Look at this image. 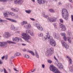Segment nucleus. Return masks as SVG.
<instances>
[{"label":"nucleus","mask_w":73,"mask_h":73,"mask_svg":"<svg viewBox=\"0 0 73 73\" xmlns=\"http://www.w3.org/2000/svg\"><path fill=\"white\" fill-rule=\"evenodd\" d=\"M46 39H48L49 42L52 46H55L56 45V42L54 39H53L52 37L50 36L49 33L48 32L46 33L45 36L42 38V40L44 41Z\"/></svg>","instance_id":"1"},{"label":"nucleus","mask_w":73,"mask_h":73,"mask_svg":"<svg viewBox=\"0 0 73 73\" xmlns=\"http://www.w3.org/2000/svg\"><path fill=\"white\" fill-rule=\"evenodd\" d=\"M62 16L64 19L67 20L69 19V13L67 10L65 9H63L62 10Z\"/></svg>","instance_id":"2"},{"label":"nucleus","mask_w":73,"mask_h":73,"mask_svg":"<svg viewBox=\"0 0 73 73\" xmlns=\"http://www.w3.org/2000/svg\"><path fill=\"white\" fill-rule=\"evenodd\" d=\"M42 16L45 18L48 19L49 22H50L51 23L55 22L57 20V18L55 17L49 18V17H48L49 16L48 15H45L44 13H43Z\"/></svg>","instance_id":"3"},{"label":"nucleus","mask_w":73,"mask_h":73,"mask_svg":"<svg viewBox=\"0 0 73 73\" xmlns=\"http://www.w3.org/2000/svg\"><path fill=\"white\" fill-rule=\"evenodd\" d=\"M66 58H68V62L69 63L68 68L69 69L70 72H72V71L73 70V66H70V65H72V59H71L68 56H66Z\"/></svg>","instance_id":"4"},{"label":"nucleus","mask_w":73,"mask_h":73,"mask_svg":"<svg viewBox=\"0 0 73 73\" xmlns=\"http://www.w3.org/2000/svg\"><path fill=\"white\" fill-rule=\"evenodd\" d=\"M22 35L24 37L23 38L25 40L27 41V42H29V43H31V42L29 41L28 40L31 37L29 35L26 34V33H23Z\"/></svg>","instance_id":"5"},{"label":"nucleus","mask_w":73,"mask_h":73,"mask_svg":"<svg viewBox=\"0 0 73 73\" xmlns=\"http://www.w3.org/2000/svg\"><path fill=\"white\" fill-rule=\"evenodd\" d=\"M53 48H50V51L47 50L46 53V55L48 57H49L52 55V53H53Z\"/></svg>","instance_id":"6"},{"label":"nucleus","mask_w":73,"mask_h":73,"mask_svg":"<svg viewBox=\"0 0 73 73\" xmlns=\"http://www.w3.org/2000/svg\"><path fill=\"white\" fill-rule=\"evenodd\" d=\"M7 46V42H0V48H6Z\"/></svg>","instance_id":"7"},{"label":"nucleus","mask_w":73,"mask_h":73,"mask_svg":"<svg viewBox=\"0 0 73 73\" xmlns=\"http://www.w3.org/2000/svg\"><path fill=\"white\" fill-rule=\"evenodd\" d=\"M61 42L62 46H64L65 48H66V49H68L69 45L67 44V43L64 42V41L63 40H61Z\"/></svg>","instance_id":"8"},{"label":"nucleus","mask_w":73,"mask_h":73,"mask_svg":"<svg viewBox=\"0 0 73 73\" xmlns=\"http://www.w3.org/2000/svg\"><path fill=\"white\" fill-rule=\"evenodd\" d=\"M23 0H16L14 1V3L15 4H18L19 5H21L23 3Z\"/></svg>","instance_id":"9"},{"label":"nucleus","mask_w":73,"mask_h":73,"mask_svg":"<svg viewBox=\"0 0 73 73\" xmlns=\"http://www.w3.org/2000/svg\"><path fill=\"white\" fill-rule=\"evenodd\" d=\"M56 65H57L58 66V68H59V69L60 70L63 69V66L60 63H59L58 62H57V64H55Z\"/></svg>","instance_id":"10"},{"label":"nucleus","mask_w":73,"mask_h":73,"mask_svg":"<svg viewBox=\"0 0 73 73\" xmlns=\"http://www.w3.org/2000/svg\"><path fill=\"white\" fill-rule=\"evenodd\" d=\"M59 25L60 26V28H62V31H65L66 30V27L65 25L61 23H59Z\"/></svg>","instance_id":"11"},{"label":"nucleus","mask_w":73,"mask_h":73,"mask_svg":"<svg viewBox=\"0 0 73 73\" xmlns=\"http://www.w3.org/2000/svg\"><path fill=\"white\" fill-rule=\"evenodd\" d=\"M37 1L39 4H44L46 1L45 0H37Z\"/></svg>","instance_id":"12"},{"label":"nucleus","mask_w":73,"mask_h":73,"mask_svg":"<svg viewBox=\"0 0 73 73\" xmlns=\"http://www.w3.org/2000/svg\"><path fill=\"white\" fill-rule=\"evenodd\" d=\"M5 34L3 35V37L5 38H8V37H9L11 36L10 33L8 32L5 33Z\"/></svg>","instance_id":"13"},{"label":"nucleus","mask_w":73,"mask_h":73,"mask_svg":"<svg viewBox=\"0 0 73 73\" xmlns=\"http://www.w3.org/2000/svg\"><path fill=\"white\" fill-rule=\"evenodd\" d=\"M54 37L55 38H56L57 39H59L60 38V36L59 35L56 34V33H54L53 35Z\"/></svg>","instance_id":"14"},{"label":"nucleus","mask_w":73,"mask_h":73,"mask_svg":"<svg viewBox=\"0 0 73 73\" xmlns=\"http://www.w3.org/2000/svg\"><path fill=\"white\" fill-rule=\"evenodd\" d=\"M11 30H12L13 31H17V29H16L14 26V25H11Z\"/></svg>","instance_id":"15"},{"label":"nucleus","mask_w":73,"mask_h":73,"mask_svg":"<svg viewBox=\"0 0 73 73\" xmlns=\"http://www.w3.org/2000/svg\"><path fill=\"white\" fill-rule=\"evenodd\" d=\"M37 29L40 31H42L43 30V28L42 27V26L41 25H38L37 27H36Z\"/></svg>","instance_id":"16"},{"label":"nucleus","mask_w":73,"mask_h":73,"mask_svg":"<svg viewBox=\"0 0 73 73\" xmlns=\"http://www.w3.org/2000/svg\"><path fill=\"white\" fill-rule=\"evenodd\" d=\"M13 41H16V42H19V38L17 37H15V38L13 39Z\"/></svg>","instance_id":"17"},{"label":"nucleus","mask_w":73,"mask_h":73,"mask_svg":"<svg viewBox=\"0 0 73 73\" xmlns=\"http://www.w3.org/2000/svg\"><path fill=\"white\" fill-rule=\"evenodd\" d=\"M6 19L11 21V22H13L14 23H17V21L13 19H9V18H6Z\"/></svg>","instance_id":"18"},{"label":"nucleus","mask_w":73,"mask_h":73,"mask_svg":"<svg viewBox=\"0 0 73 73\" xmlns=\"http://www.w3.org/2000/svg\"><path fill=\"white\" fill-rule=\"evenodd\" d=\"M27 52L29 53H31L32 55H33V56H35V53L33 52L32 51H31L29 50H27Z\"/></svg>","instance_id":"19"},{"label":"nucleus","mask_w":73,"mask_h":73,"mask_svg":"<svg viewBox=\"0 0 73 73\" xmlns=\"http://www.w3.org/2000/svg\"><path fill=\"white\" fill-rule=\"evenodd\" d=\"M31 25H29L26 26L25 28H26L27 29H30V28H31Z\"/></svg>","instance_id":"20"},{"label":"nucleus","mask_w":73,"mask_h":73,"mask_svg":"<svg viewBox=\"0 0 73 73\" xmlns=\"http://www.w3.org/2000/svg\"><path fill=\"white\" fill-rule=\"evenodd\" d=\"M8 14L11 15V16H15V13H13V12H8Z\"/></svg>","instance_id":"21"},{"label":"nucleus","mask_w":73,"mask_h":73,"mask_svg":"<svg viewBox=\"0 0 73 73\" xmlns=\"http://www.w3.org/2000/svg\"><path fill=\"white\" fill-rule=\"evenodd\" d=\"M8 15H9L8 14V12H7L5 13L4 14V16L5 17H8Z\"/></svg>","instance_id":"22"},{"label":"nucleus","mask_w":73,"mask_h":73,"mask_svg":"<svg viewBox=\"0 0 73 73\" xmlns=\"http://www.w3.org/2000/svg\"><path fill=\"white\" fill-rule=\"evenodd\" d=\"M67 39L68 41L70 43H71L72 41H71V38L69 37H67Z\"/></svg>","instance_id":"23"},{"label":"nucleus","mask_w":73,"mask_h":73,"mask_svg":"<svg viewBox=\"0 0 73 73\" xmlns=\"http://www.w3.org/2000/svg\"><path fill=\"white\" fill-rule=\"evenodd\" d=\"M7 42L8 43V44H16V42H13L10 41H7Z\"/></svg>","instance_id":"24"},{"label":"nucleus","mask_w":73,"mask_h":73,"mask_svg":"<svg viewBox=\"0 0 73 73\" xmlns=\"http://www.w3.org/2000/svg\"><path fill=\"white\" fill-rule=\"evenodd\" d=\"M35 54L36 57H37V58H39V56H38V53H37V52L36 50L35 51Z\"/></svg>","instance_id":"25"},{"label":"nucleus","mask_w":73,"mask_h":73,"mask_svg":"<svg viewBox=\"0 0 73 73\" xmlns=\"http://www.w3.org/2000/svg\"><path fill=\"white\" fill-rule=\"evenodd\" d=\"M20 53L19 52H17L15 54L14 56H20Z\"/></svg>","instance_id":"26"},{"label":"nucleus","mask_w":73,"mask_h":73,"mask_svg":"<svg viewBox=\"0 0 73 73\" xmlns=\"http://www.w3.org/2000/svg\"><path fill=\"white\" fill-rule=\"evenodd\" d=\"M25 12H26V13H30L31 12V10H25Z\"/></svg>","instance_id":"27"},{"label":"nucleus","mask_w":73,"mask_h":73,"mask_svg":"<svg viewBox=\"0 0 73 73\" xmlns=\"http://www.w3.org/2000/svg\"><path fill=\"white\" fill-rule=\"evenodd\" d=\"M33 25H34V26H35L36 27H37L38 26V24H37V23L34 22L33 23Z\"/></svg>","instance_id":"28"},{"label":"nucleus","mask_w":73,"mask_h":73,"mask_svg":"<svg viewBox=\"0 0 73 73\" xmlns=\"http://www.w3.org/2000/svg\"><path fill=\"white\" fill-rule=\"evenodd\" d=\"M60 35H61L62 36H66V34L64 33H61Z\"/></svg>","instance_id":"29"},{"label":"nucleus","mask_w":73,"mask_h":73,"mask_svg":"<svg viewBox=\"0 0 73 73\" xmlns=\"http://www.w3.org/2000/svg\"><path fill=\"white\" fill-rule=\"evenodd\" d=\"M31 31L30 30H27L26 31V33H30Z\"/></svg>","instance_id":"30"},{"label":"nucleus","mask_w":73,"mask_h":73,"mask_svg":"<svg viewBox=\"0 0 73 73\" xmlns=\"http://www.w3.org/2000/svg\"><path fill=\"white\" fill-rule=\"evenodd\" d=\"M50 12H52V13H54L55 11L53 9H51L49 10Z\"/></svg>","instance_id":"31"},{"label":"nucleus","mask_w":73,"mask_h":73,"mask_svg":"<svg viewBox=\"0 0 73 73\" xmlns=\"http://www.w3.org/2000/svg\"><path fill=\"white\" fill-rule=\"evenodd\" d=\"M38 36L40 37H42V36H43V34L42 33H38Z\"/></svg>","instance_id":"32"},{"label":"nucleus","mask_w":73,"mask_h":73,"mask_svg":"<svg viewBox=\"0 0 73 73\" xmlns=\"http://www.w3.org/2000/svg\"><path fill=\"white\" fill-rule=\"evenodd\" d=\"M63 39L64 41H66L67 38H66V36H65L63 37Z\"/></svg>","instance_id":"33"},{"label":"nucleus","mask_w":73,"mask_h":73,"mask_svg":"<svg viewBox=\"0 0 73 73\" xmlns=\"http://www.w3.org/2000/svg\"><path fill=\"white\" fill-rule=\"evenodd\" d=\"M25 56L26 58H29V55H28L27 54H25Z\"/></svg>","instance_id":"34"},{"label":"nucleus","mask_w":73,"mask_h":73,"mask_svg":"<svg viewBox=\"0 0 73 73\" xmlns=\"http://www.w3.org/2000/svg\"><path fill=\"white\" fill-rule=\"evenodd\" d=\"M48 62L49 64H51L52 62V61H51L50 60H48Z\"/></svg>","instance_id":"35"},{"label":"nucleus","mask_w":73,"mask_h":73,"mask_svg":"<svg viewBox=\"0 0 73 73\" xmlns=\"http://www.w3.org/2000/svg\"><path fill=\"white\" fill-rule=\"evenodd\" d=\"M8 1V0H0V1H1L2 2H7Z\"/></svg>","instance_id":"36"},{"label":"nucleus","mask_w":73,"mask_h":73,"mask_svg":"<svg viewBox=\"0 0 73 73\" xmlns=\"http://www.w3.org/2000/svg\"><path fill=\"white\" fill-rule=\"evenodd\" d=\"M60 23H62L63 22H64V21L63 20L61 19H60Z\"/></svg>","instance_id":"37"},{"label":"nucleus","mask_w":73,"mask_h":73,"mask_svg":"<svg viewBox=\"0 0 73 73\" xmlns=\"http://www.w3.org/2000/svg\"><path fill=\"white\" fill-rule=\"evenodd\" d=\"M71 21H73V15H71Z\"/></svg>","instance_id":"38"},{"label":"nucleus","mask_w":73,"mask_h":73,"mask_svg":"<svg viewBox=\"0 0 73 73\" xmlns=\"http://www.w3.org/2000/svg\"><path fill=\"white\" fill-rule=\"evenodd\" d=\"M1 22H2V23H6V22H7V21L5 20H2Z\"/></svg>","instance_id":"39"},{"label":"nucleus","mask_w":73,"mask_h":73,"mask_svg":"<svg viewBox=\"0 0 73 73\" xmlns=\"http://www.w3.org/2000/svg\"><path fill=\"white\" fill-rule=\"evenodd\" d=\"M30 35L32 36H33V33L32 32H31L30 33Z\"/></svg>","instance_id":"40"},{"label":"nucleus","mask_w":73,"mask_h":73,"mask_svg":"<svg viewBox=\"0 0 73 73\" xmlns=\"http://www.w3.org/2000/svg\"><path fill=\"white\" fill-rule=\"evenodd\" d=\"M11 9L13 11H14V12H17V11H16V9H15L12 8Z\"/></svg>","instance_id":"41"},{"label":"nucleus","mask_w":73,"mask_h":73,"mask_svg":"<svg viewBox=\"0 0 73 73\" xmlns=\"http://www.w3.org/2000/svg\"><path fill=\"white\" fill-rule=\"evenodd\" d=\"M42 67L43 68H45V65L44 64H42Z\"/></svg>","instance_id":"42"},{"label":"nucleus","mask_w":73,"mask_h":73,"mask_svg":"<svg viewBox=\"0 0 73 73\" xmlns=\"http://www.w3.org/2000/svg\"><path fill=\"white\" fill-rule=\"evenodd\" d=\"M15 18H18V15H17V14H16L15 15Z\"/></svg>","instance_id":"43"},{"label":"nucleus","mask_w":73,"mask_h":73,"mask_svg":"<svg viewBox=\"0 0 73 73\" xmlns=\"http://www.w3.org/2000/svg\"><path fill=\"white\" fill-rule=\"evenodd\" d=\"M21 24L22 25H25L24 24V21L22 22V23H21Z\"/></svg>","instance_id":"44"},{"label":"nucleus","mask_w":73,"mask_h":73,"mask_svg":"<svg viewBox=\"0 0 73 73\" xmlns=\"http://www.w3.org/2000/svg\"><path fill=\"white\" fill-rule=\"evenodd\" d=\"M30 19H31V20L32 21H35V19L33 18H30Z\"/></svg>","instance_id":"45"},{"label":"nucleus","mask_w":73,"mask_h":73,"mask_svg":"<svg viewBox=\"0 0 73 73\" xmlns=\"http://www.w3.org/2000/svg\"><path fill=\"white\" fill-rule=\"evenodd\" d=\"M24 22V24L25 25V24H27V22L26 21H23Z\"/></svg>","instance_id":"46"},{"label":"nucleus","mask_w":73,"mask_h":73,"mask_svg":"<svg viewBox=\"0 0 73 73\" xmlns=\"http://www.w3.org/2000/svg\"><path fill=\"white\" fill-rule=\"evenodd\" d=\"M14 70H15V71H16V72H18V70H17L16 68H13Z\"/></svg>","instance_id":"47"},{"label":"nucleus","mask_w":73,"mask_h":73,"mask_svg":"<svg viewBox=\"0 0 73 73\" xmlns=\"http://www.w3.org/2000/svg\"><path fill=\"white\" fill-rule=\"evenodd\" d=\"M69 1L70 3H73V1H72V0H69Z\"/></svg>","instance_id":"48"},{"label":"nucleus","mask_w":73,"mask_h":73,"mask_svg":"<svg viewBox=\"0 0 73 73\" xmlns=\"http://www.w3.org/2000/svg\"><path fill=\"white\" fill-rule=\"evenodd\" d=\"M22 45H23V46H26V44H22Z\"/></svg>","instance_id":"49"},{"label":"nucleus","mask_w":73,"mask_h":73,"mask_svg":"<svg viewBox=\"0 0 73 73\" xmlns=\"http://www.w3.org/2000/svg\"><path fill=\"white\" fill-rule=\"evenodd\" d=\"M23 52H26V51H27V50L26 49H24L23 50Z\"/></svg>","instance_id":"50"},{"label":"nucleus","mask_w":73,"mask_h":73,"mask_svg":"<svg viewBox=\"0 0 73 73\" xmlns=\"http://www.w3.org/2000/svg\"><path fill=\"white\" fill-rule=\"evenodd\" d=\"M4 58H5V56H3L1 58H2V59H4Z\"/></svg>","instance_id":"51"},{"label":"nucleus","mask_w":73,"mask_h":73,"mask_svg":"<svg viewBox=\"0 0 73 73\" xmlns=\"http://www.w3.org/2000/svg\"><path fill=\"white\" fill-rule=\"evenodd\" d=\"M54 58L56 61L57 60V59L56 58V57L55 56H54Z\"/></svg>","instance_id":"52"},{"label":"nucleus","mask_w":73,"mask_h":73,"mask_svg":"<svg viewBox=\"0 0 73 73\" xmlns=\"http://www.w3.org/2000/svg\"><path fill=\"white\" fill-rule=\"evenodd\" d=\"M0 64H3V62L1 60H0Z\"/></svg>","instance_id":"53"},{"label":"nucleus","mask_w":73,"mask_h":73,"mask_svg":"<svg viewBox=\"0 0 73 73\" xmlns=\"http://www.w3.org/2000/svg\"><path fill=\"white\" fill-rule=\"evenodd\" d=\"M35 71V69H34L33 70H33H31L32 72H34Z\"/></svg>","instance_id":"54"},{"label":"nucleus","mask_w":73,"mask_h":73,"mask_svg":"<svg viewBox=\"0 0 73 73\" xmlns=\"http://www.w3.org/2000/svg\"><path fill=\"white\" fill-rule=\"evenodd\" d=\"M31 1H32L33 3L35 2V0H31Z\"/></svg>","instance_id":"55"},{"label":"nucleus","mask_w":73,"mask_h":73,"mask_svg":"<svg viewBox=\"0 0 73 73\" xmlns=\"http://www.w3.org/2000/svg\"><path fill=\"white\" fill-rule=\"evenodd\" d=\"M58 4L59 5H60V4H61V3L60 2H59Z\"/></svg>","instance_id":"56"},{"label":"nucleus","mask_w":73,"mask_h":73,"mask_svg":"<svg viewBox=\"0 0 73 73\" xmlns=\"http://www.w3.org/2000/svg\"><path fill=\"white\" fill-rule=\"evenodd\" d=\"M7 56H6L5 57V59H6V60H7Z\"/></svg>","instance_id":"57"},{"label":"nucleus","mask_w":73,"mask_h":73,"mask_svg":"<svg viewBox=\"0 0 73 73\" xmlns=\"http://www.w3.org/2000/svg\"><path fill=\"white\" fill-rule=\"evenodd\" d=\"M2 19H1L0 18V21H1V22H2Z\"/></svg>","instance_id":"58"},{"label":"nucleus","mask_w":73,"mask_h":73,"mask_svg":"<svg viewBox=\"0 0 73 73\" xmlns=\"http://www.w3.org/2000/svg\"><path fill=\"white\" fill-rule=\"evenodd\" d=\"M1 70V72H3V69H2Z\"/></svg>","instance_id":"59"},{"label":"nucleus","mask_w":73,"mask_h":73,"mask_svg":"<svg viewBox=\"0 0 73 73\" xmlns=\"http://www.w3.org/2000/svg\"><path fill=\"white\" fill-rule=\"evenodd\" d=\"M57 0H55V1H57Z\"/></svg>","instance_id":"60"},{"label":"nucleus","mask_w":73,"mask_h":73,"mask_svg":"<svg viewBox=\"0 0 73 73\" xmlns=\"http://www.w3.org/2000/svg\"><path fill=\"white\" fill-rule=\"evenodd\" d=\"M3 8L2 9H1V10H3Z\"/></svg>","instance_id":"61"},{"label":"nucleus","mask_w":73,"mask_h":73,"mask_svg":"<svg viewBox=\"0 0 73 73\" xmlns=\"http://www.w3.org/2000/svg\"><path fill=\"white\" fill-rule=\"evenodd\" d=\"M24 27H25V26H24Z\"/></svg>","instance_id":"62"},{"label":"nucleus","mask_w":73,"mask_h":73,"mask_svg":"<svg viewBox=\"0 0 73 73\" xmlns=\"http://www.w3.org/2000/svg\"><path fill=\"white\" fill-rule=\"evenodd\" d=\"M9 70H10V69Z\"/></svg>","instance_id":"63"},{"label":"nucleus","mask_w":73,"mask_h":73,"mask_svg":"<svg viewBox=\"0 0 73 73\" xmlns=\"http://www.w3.org/2000/svg\"><path fill=\"white\" fill-rule=\"evenodd\" d=\"M70 7H72V6H70Z\"/></svg>","instance_id":"64"}]
</instances>
